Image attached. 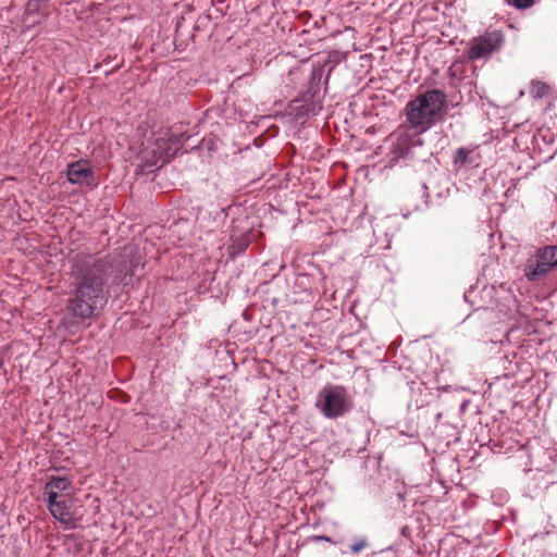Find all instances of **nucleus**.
<instances>
[{
	"label": "nucleus",
	"mask_w": 557,
	"mask_h": 557,
	"mask_svg": "<svg viewBox=\"0 0 557 557\" xmlns=\"http://www.w3.org/2000/svg\"><path fill=\"white\" fill-rule=\"evenodd\" d=\"M184 141V133H176L170 127H160L152 132L146 144H143L139 159L146 166H154L158 163L163 165L176 154Z\"/></svg>",
	"instance_id": "3"
},
{
	"label": "nucleus",
	"mask_w": 557,
	"mask_h": 557,
	"mask_svg": "<svg viewBox=\"0 0 557 557\" xmlns=\"http://www.w3.org/2000/svg\"><path fill=\"white\" fill-rule=\"evenodd\" d=\"M446 96L438 89L419 95L406 106V116L410 126L418 133L431 128L444 114Z\"/></svg>",
	"instance_id": "2"
},
{
	"label": "nucleus",
	"mask_w": 557,
	"mask_h": 557,
	"mask_svg": "<svg viewBox=\"0 0 557 557\" xmlns=\"http://www.w3.org/2000/svg\"><path fill=\"white\" fill-rule=\"evenodd\" d=\"M248 240L246 238L236 239L228 247L230 255L234 258L237 255L243 253L248 247Z\"/></svg>",
	"instance_id": "12"
},
{
	"label": "nucleus",
	"mask_w": 557,
	"mask_h": 557,
	"mask_svg": "<svg viewBox=\"0 0 557 557\" xmlns=\"http://www.w3.org/2000/svg\"><path fill=\"white\" fill-rule=\"evenodd\" d=\"M367 545V542L364 540H359L358 542L354 543L350 546V550L354 554H358L361 549H363Z\"/></svg>",
	"instance_id": "14"
},
{
	"label": "nucleus",
	"mask_w": 557,
	"mask_h": 557,
	"mask_svg": "<svg viewBox=\"0 0 557 557\" xmlns=\"http://www.w3.org/2000/svg\"><path fill=\"white\" fill-rule=\"evenodd\" d=\"M550 87L541 81H532L530 86V95L535 99H542L548 95Z\"/></svg>",
	"instance_id": "11"
},
{
	"label": "nucleus",
	"mask_w": 557,
	"mask_h": 557,
	"mask_svg": "<svg viewBox=\"0 0 557 557\" xmlns=\"http://www.w3.org/2000/svg\"><path fill=\"white\" fill-rule=\"evenodd\" d=\"M45 502L50 515L55 520H58L64 527V529L75 528L76 520L72 510V496L57 499H46Z\"/></svg>",
	"instance_id": "7"
},
{
	"label": "nucleus",
	"mask_w": 557,
	"mask_h": 557,
	"mask_svg": "<svg viewBox=\"0 0 557 557\" xmlns=\"http://www.w3.org/2000/svg\"><path fill=\"white\" fill-rule=\"evenodd\" d=\"M471 153L472 151L467 148H458L453 160L455 169L459 170L468 164H472L473 160L470 157Z\"/></svg>",
	"instance_id": "10"
},
{
	"label": "nucleus",
	"mask_w": 557,
	"mask_h": 557,
	"mask_svg": "<svg viewBox=\"0 0 557 557\" xmlns=\"http://www.w3.org/2000/svg\"><path fill=\"white\" fill-rule=\"evenodd\" d=\"M35 5H36V0H29L27 8L30 10V9L35 8Z\"/></svg>",
	"instance_id": "15"
},
{
	"label": "nucleus",
	"mask_w": 557,
	"mask_h": 557,
	"mask_svg": "<svg viewBox=\"0 0 557 557\" xmlns=\"http://www.w3.org/2000/svg\"><path fill=\"white\" fill-rule=\"evenodd\" d=\"M73 483L66 476L51 475L44 487V500L72 496Z\"/></svg>",
	"instance_id": "9"
},
{
	"label": "nucleus",
	"mask_w": 557,
	"mask_h": 557,
	"mask_svg": "<svg viewBox=\"0 0 557 557\" xmlns=\"http://www.w3.org/2000/svg\"><path fill=\"white\" fill-rule=\"evenodd\" d=\"M508 2L518 9H527L533 4V0H508Z\"/></svg>",
	"instance_id": "13"
},
{
	"label": "nucleus",
	"mask_w": 557,
	"mask_h": 557,
	"mask_svg": "<svg viewBox=\"0 0 557 557\" xmlns=\"http://www.w3.org/2000/svg\"><path fill=\"white\" fill-rule=\"evenodd\" d=\"M557 267V246L548 245L536 249L524 263L523 273L528 281L545 277Z\"/></svg>",
	"instance_id": "5"
},
{
	"label": "nucleus",
	"mask_w": 557,
	"mask_h": 557,
	"mask_svg": "<svg viewBox=\"0 0 557 557\" xmlns=\"http://www.w3.org/2000/svg\"><path fill=\"white\" fill-rule=\"evenodd\" d=\"M505 37L500 30H487L470 41L468 58L472 61L490 58L502 49Z\"/></svg>",
	"instance_id": "6"
},
{
	"label": "nucleus",
	"mask_w": 557,
	"mask_h": 557,
	"mask_svg": "<svg viewBox=\"0 0 557 557\" xmlns=\"http://www.w3.org/2000/svg\"><path fill=\"white\" fill-rule=\"evenodd\" d=\"M66 174L70 183L81 187H91L97 184L95 171L86 160L70 163Z\"/></svg>",
	"instance_id": "8"
},
{
	"label": "nucleus",
	"mask_w": 557,
	"mask_h": 557,
	"mask_svg": "<svg viewBox=\"0 0 557 557\" xmlns=\"http://www.w3.org/2000/svg\"><path fill=\"white\" fill-rule=\"evenodd\" d=\"M352 407V398L342 385H326L318 393L315 408L327 419L344 417Z\"/></svg>",
	"instance_id": "4"
},
{
	"label": "nucleus",
	"mask_w": 557,
	"mask_h": 557,
	"mask_svg": "<svg viewBox=\"0 0 557 557\" xmlns=\"http://www.w3.org/2000/svg\"><path fill=\"white\" fill-rule=\"evenodd\" d=\"M72 293L66 301L67 313L81 321L95 318L107 305L110 286L131 284L139 260L126 268L115 259L92 255H76L71 260Z\"/></svg>",
	"instance_id": "1"
}]
</instances>
